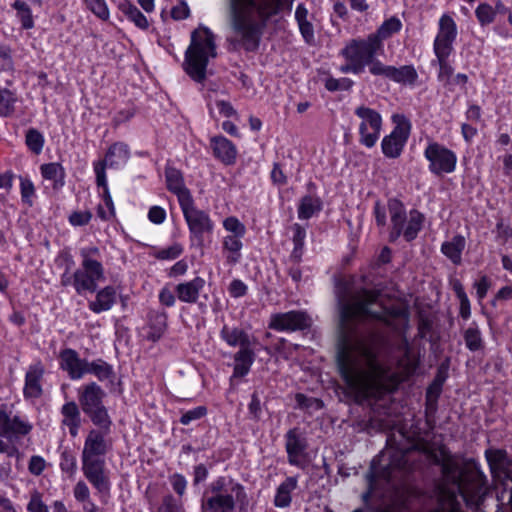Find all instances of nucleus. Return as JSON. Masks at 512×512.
Returning <instances> with one entry per match:
<instances>
[{"instance_id":"1","label":"nucleus","mask_w":512,"mask_h":512,"mask_svg":"<svg viewBox=\"0 0 512 512\" xmlns=\"http://www.w3.org/2000/svg\"><path fill=\"white\" fill-rule=\"evenodd\" d=\"M340 313V341L337 362L348 387L360 397H377L394 389L417 368V360L408 348L397 368L380 360L384 337L379 332H359L354 323L380 321L393 329L407 323L404 310H389L374 290H354L348 284L337 287Z\"/></svg>"},{"instance_id":"2","label":"nucleus","mask_w":512,"mask_h":512,"mask_svg":"<svg viewBox=\"0 0 512 512\" xmlns=\"http://www.w3.org/2000/svg\"><path fill=\"white\" fill-rule=\"evenodd\" d=\"M108 435L109 433L91 429L85 438L81 453L83 475L101 496L108 495L111 487L104 459L111 448Z\"/></svg>"},{"instance_id":"3","label":"nucleus","mask_w":512,"mask_h":512,"mask_svg":"<svg viewBox=\"0 0 512 512\" xmlns=\"http://www.w3.org/2000/svg\"><path fill=\"white\" fill-rule=\"evenodd\" d=\"M247 504L245 487L229 476H222L209 484L201 500V511L234 512L238 505Z\"/></svg>"},{"instance_id":"4","label":"nucleus","mask_w":512,"mask_h":512,"mask_svg":"<svg viewBox=\"0 0 512 512\" xmlns=\"http://www.w3.org/2000/svg\"><path fill=\"white\" fill-rule=\"evenodd\" d=\"M414 449H400L394 447V440H387V447L372 461L368 474L370 490L375 489L379 479L390 481L402 477L411 468Z\"/></svg>"},{"instance_id":"5","label":"nucleus","mask_w":512,"mask_h":512,"mask_svg":"<svg viewBox=\"0 0 512 512\" xmlns=\"http://www.w3.org/2000/svg\"><path fill=\"white\" fill-rule=\"evenodd\" d=\"M216 45L213 33L206 27H199L191 34V43L185 53V71L196 82L206 78L210 58H215Z\"/></svg>"},{"instance_id":"6","label":"nucleus","mask_w":512,"mask_h":512,"mask_svg":"<svg viewBox=\"0 0 512 512\" xmlns=\"http://www.w3.org/2000/svg\"><path fill=\"white\" fill-rule=\"evenodd\" d=\"M82 258L81 268L73 273V287L77 294L96 291L98 282L105 280L104 268L96 259L99 255L97 247L83 248L80 251Z\"/></svg>"},{"instance_id":"7","label":"nucleus","mask_w":512,"mask_h":512,"mask_svg":"<svg viewBox=\"0 0 512 512\" xmlns=\"http://www.w3.org/2000/svg\"><path fill=\"white\" fill-rule=\"evenodd\" d=\"M388 208L392 223L391 240H396L401 234L407 241L413 240L421 230L423 215L412 210L407 217L403 204L396 199L389 201Z\"/></svg>"},{"instance_id":"8","label":"nucleus","mask_w":512,"mask_h":512,"mask_svg":"<svg viewBox=\"0 0 512 512\" xmlns=\"http://www.w3.org/2000/svg\"><path fill=\"white\" fill-rule=\"evenodd\" d=\"M382 49L375 37L368 35L366 39H353L341 51L346 61H353L364 71L372 62L378 51Z\"/></svg>"},{"instance_id":"9","label":"nucleus","mask_w":512,"mask_h":512,"mask_svg":"<svg viewBox=\"0 0 512 512\" xmlns=\"http://www.w3.org/2000/svg\"><path fill=\"white\" fill-rule=\"evenodd\" d=\"M188 225L191 238L197 240L199 243L203 242L205 234H211L214 229V222L210 215L203 210L198 209L193 199L180 206Z\"/></svg>"},{"instance_id":"10","label":"nucleus","mask_w":512,"mask_h":512,"mask_svg":"<svg viewBox=\"0 0 512 512\" xmlns=\"http://www.w3.org/2000/svg\"><path fill=\"white\" fill-rule=\"evenodd\" d=\"M424 156L429 161V170L436 175L451 173L455 169L456 155L438 143H430L424 151Z\"/></svg>"},{"instance_id":"11","label":"nucleus","mask_w":512,"mask_h":512,"mask_svg":"<svg viewBox=\"0 0 512 512\" xmlns=\"http://www.w3.org/2000/svg\"><path fill=\"white\" fill-rule=\"evenodd\" d=\"M312 319L305 311H288L271 315L269 327L276 331L293 332L311 326Z\"/></svg>"},{"instance_id":"12","label":"nucleus","mask_w":512,"mask_h":512,"mask_svg":"<svg viewBox=\"0 0 512 512\" xmlns=\"http://www.w3.org/2000/svg\"><path fill=\"white\" fill-rule=\"evenodd\" d=\"M32 428V424L26 418L12 415L6 405L0 406V436H26Z\"/></svg>"},{"instance_id":"13","label":"nucleus","mask_w":512,"mask_h":512,"mask_svg":"<svg viewBox=\"0 0 512 512\" xmlns=\"http://www.w3.org/2000/svg\"><path fill=\"white\" fill-rule=\"evenodd\" d=\"M457 36V26L453 18L447 14L439 20V31L434 41L435 55H451L453 42Z\"/></svg>"},{"instance_id":"14","label":"nucleus","mask_w":512,"mask_h":512,"mask_svg":"<svg viewBox=\"0 0 512 512\" xmlns=\"http://www.w3.org/2000/svg\"><path fill=\"white\" fill-rule=\"evenodd\" d=\"M45 373L44 365L38 361L31 364L25 375V385L23 389L24 397L27 399H37L43 393L42 379Z\"/></svg>"},{"instance_id":"15","label":"nucleus","mask_w":512,"mask_h":512,"mask_svg":"<svg viewBox=\"0 0 512 512\" xmlns=\"http://www.w3.org/2000/svg\"><path fill=\"white\" fill-rule=\"evenodd\" d=\"M77 394L79 403L85 414L103 405L105 392L94 382L81 386L77 390Z\"/></svg>"},{"instance_id":"16","label":"nucleus","mask_w":512,"mask_h":512,"mask_svg":"<svg viewBox=\"0 0 512 512\" xmlns=\"http://www.w3.org/2000/svg\"><path fill=\"white\" fill-rule=\"evenodd\" d=\"M87 363L73 349H65L60 353V366L68 372L71 379H81L86 374Z\"/></svg>"},{"instance_id":"17","label":"nucleus","mask_w":512,"mask_h":512,"mask_svg":"<svg viewBox=\"0 0 512 512\" xmlns=\"http://www.w3.org/2000/svg\"><path fill=\"white\" fill-rule=\"evenodd\" d=\"M285 438L289 463L295 466H302L304 462V452L306 449L304 439L295 429L288 431Z\"/></svg>"},{"instance_id":"18","label":"nucleus","mask_w":512,"mask_h":512,"mask_svg":"<svg viewBox=\"0 0 512 512\" xmlns=\"http://www.w3.org/2000/svg\"><path fill=\"white\" fill-rule=\"evenodd\" d=\"M204 286L205 280L202 277H195L190 281L179 283L175 288V292L180 301L196 303Z\"/></svg>"},{"instance_id":"19","label":"nucleus","mask_w":512,"mask_h":512,"mask_svg":"<svg viewBox=\"0 0 512 512\" xmlns=\"http://www.w3.org/2000/svg\"><path fill=\"white\" fill-rule=\"evenodd\" d=\"M61 415L62 425L67 427L69 434L75 438L78 435L82 424L81 413L78 405L74 401L66 402L61 407Z\"/></svg>"},{"instance_id":"20","label":"nucleus","mask_w":512,"mask_h":512,"mask_svg":"<svg viewBox=\"0 0 512 512\" xmlns=\"http://www.w3.org/2000/svg\"><path fill=\"white\" fill-rule=\"evenodd\" d=\"M166 182L168 189L177 195L180 206L193 199L190 191L184 185L180 171L177 169H166Z\"/></svg>"},{"instance_id":"21","label":"nucleus","mask_w":512,"mask_h":512,"mask_svg":"<svg viewBox=\"0 0 512 512\" xmlns=\"http://www.w3.org/2000/svg\"><path fill=\"white\" fill-rule=\"evenodd\" d=\"M211 148L214 156L226 165H231L236 160L237 151L234 145L226 138L217 136L211 139Z\"/></svg>"},{"instance_id":"22","label":"nucleus","mask_w":512,"mask_h":512,"mask_svg":"<svg viewBox=\"0 0 512 512\" xmlns=\"http://www.w3.org/2000/svg\"><path fill=\"white\" fill-rule=\"evenodd\" d=\"M220 337L230 347H239L240 349L253 346L254 342L250 336L242 329L224 325L220 331Z\"/></svg>"},{"instance_id":"23","label":"nucleus","mask_w":512,"mask_h":512,"mask_svg":"<svg viewBox=\"0 0 512 512\" xmlns=\"http://www.w3.org/2000/svg\"><path fill=\"white\" fill-rule=\"evenodd\" d=\"M116 302V290L113 286H106L100 289L93 301L88 304L89 309L96 313L110 310Z\"/></svg>"},{"instance_id":"24","label":"nucleus","mask_w":512,"mask_h":512,"mask_svg":"<svg viewBox=\"0 0 512 512\" xmlns=\"http://www.w3.org/2000/svg\"><path fill=\"white\" fill-rule=\"evenodd\" d=\"M407 138L408 130H392L382 141L383 153L392 158L399 156Z\"/></svg>"},{"instance_id":"25","label":"nucleus","mask_w":512,"mask_h":512,"mask_svg":"<svg viewBox=\"0 0 512 512\" xmlns=\"http://www.w3.org/2000/svg\"><path fill=\"white\" fill-rule=\"evenodd\" d=\"M255 360V352L253 346H248L234 355V370L232 377H243L250 371V368Z\"/></svg>"},{"instance_id":"26","label":"nucleus","mask_w":512,"mask_h":512,"mask_svg":"<svg viewBox=\"0 0 512 512\" xmlns=\"http://www.w3.org/2000/svg\"><path fill=\"white\" fill-rule=\"evenodd\" d=\"M129 156L130 153L126 144L115 143L109 148L102 162L105 163V167L120 168L127 163Z\"/></svg>"},{"instance_id":"27","label":"nucleus","mask_w":512,"mask_h":512,"mask_svg":"<svg viewBox=\"0 0 512 512\" xmlns=\"http://www.w3.org/2000/svg\"><path fill=\"white\" fill-rule=\"evenodd\" d=\"M297 487V478L288 477L277 488L274 497V505L279 508L288 507L291 503V493Z\"/></svg>"},{"instance_id":"28","label":"nucleus","mask_w":512,"mask_h":512,"mask_svg":"<svg viewBox=\"0 0 512 512\" xmlns=\"http://www.w3.org/2000/svg\"><path fill=\"white\" fill-rule=\"evenodd\" d=\"M41 175L45 180L51 181L54 189H59L65 183V171L59 163L43 164L40 167Z\"/></svg>"},{"instance_id":"29","label":"nucleus","mask_w":512,"mask_h":512,"mask_svg":"<svg viewBox=\"0 0 512 512\" xmlns=\"http://www.w3.org/2000/svg\"><path fill=\"white\" fill-rule=\"evenodd\" d=\"M466 245L465 238L461 235L454 236L441 246L442 253L448 257L454 264L461 263V254Z\"/></svg>"},{"instance_id":"30","label":"nucleus","mask_w":512,"mask_h":512,"mask_svg":"<svg viewBox=\"0 0 512 512\" xmlns=\"http://www.w3.org/2000/svg\"><path fill=\"white\" fill-rule=\"evenodd\" d=\"M243 237H232L226 235L223 238V251L226 253V262L230 265L238 263L241 259V250L243 247Z\"/></svg>"},{"instance_id":"31","label":"nucleus","mask_w":512,"mask_h":512,"mask_svg":"<svg viewBox=\"0 0 512 512\" xmlns=\"http://www.w3.org/2000/svg\"><path fill=\"white\" fill-rule=\"evenodd\" d=\"M388 78L400 84L413 85L418 78V74L412 65H404L399 68L390 66Z\"/></svg>"},{"instance_id":"32","label":"nucleus","mask_w":512,"mask_h":512,"mask_svg":"<svg viewBox=\"0 0 512 512\" xmlns=\"http://www.w3.org/2000/svg\"><path fill=\"white\" fill-rule=\"evenodd\" d=\"M86 415L89 416L95 426L99 427L98 431L110 434L112 421L104 405L91 410Z\"/></svg>"},{"instance_id":"33","label":"nucleus","mask_w":512,"mask_h":512,"mask_svg":"<svg viewBox=\"0 0 512 512\" xmlns=\"http://www.w3.org/2000/svg\"><path fill=\"white\" fill-rule=\"evenodd\" d=\"M402 27L401 21L396 17L384 21L375 33L370 34L371 37H375L381 47H383L382 41L398 32Z\"/></svg>"},{"instance_id":"34","label":"nucleus","mask_w":512,"mask_h":512,"mask_svg":"<svg viewBox=\"0 0 512 512\" xmlns=\"http://www.w3.org/2000/svg\"><path fill=\"white\" fill-rule=\"evenodd\" d=\"M120 10L130 21L135 24V26L142 30L148 29L149 21L135 5L131 3H123L120 5Z\"/></svg>"},{"instance_id":"35","label":"nucleus","mask_w":512,"mask_h":512,"mask_svg":"<svg viewBox=\"0 0 512 512\" xmlns=\"http://www.w3.org/2000/svg\"><path fill=\"white\" fill-rule=\"evenodd\" d=\"M356 115L361 118L362 122L360 124V128H380L382 124V119L380 114L368 107H358L355 111Z\"/></svg>"},{"instance_id":"36","label":"nucleus","mask_w":512,"mask_h":512,"mask_svg":"<svg viewBox=\"0 0 512 512\" xmlns=\"http://www.w3.org/2000/svg\"><path fill=\"white\" fill-rule=\"evenodd\" d=\"M321 202L318 198L307 195L304 196L298 206V217L300 219H309L315 213L320 211Z\"/></svg>"},{"instance_id":"37","label":"nucleus","mask_w":512,"mask_h":512,"mask_svg":"<svg viewBox=\"0 0 512 512\" xmlns=\"http://www.w3.org/2000/svg\"><path fill=\"white\" fill-rule=\"evenodd\" d=\"M466 347L470 351H480L484 348V341L477 325L471 324L463 334Z\"/></svg>"},{"instance_id":"38","label":"nucleus","mask_w":512,"mask_h":512,"mask_svg":"<svg viewBox=\"0 0 512 512\" xmlns=\"http://www.w3.org/2000/svg\"><path fill=\"white\" fill-rule=\"evenodd\" d=\"M12 7L16 10V16L21 22L23 29H32L34 27V19L31 8L23 0H15Z\"/></svg>"},{"instance_id":"39","label":"nucleus","mask_w":512,"mask_h":512,"mask_svg":"<svg viewBox=\"0 0 512 512\" xmlns=\"http://www.w3.org/2000/svg\"><path fill=\"white\" fill-rule=\"evenodd\" d=\"M86 373H91L100 381H104L113 376V368L105 361L98 359L87 363Z\"/></svg>"},{"instance_id":"40","label":"nucleus","mask_w":512,"mask_h":512,"mask_svg":"<svg viewBox=\"0 0 512 512\" xmlns=\"http://www.w3.org/2000/svg\"><path fill=\"white\" fill-rule=\"evenodd\" d=\"M449 56L450 55H436L439 64L438 79L445 86L451 84V78L454 72L453 67L448 62Z\"/></svg>"},{"instance_id":"41","label":"nucleus","mask_w":512,"mask_h":512,"mask_svg":"<svg viewBox=\"0 0 512 512\" xmlns=\"http://www.w3.org/2000/svg\"><path fill=\"white\" fill-rule=\"evenodd\" d=\"M223 227L232 237H244L246 234L245 225L235 216H229L223 220Z\"/></svg>"},{"instance_id":"42","label":"nucleus","mask_w":512,"mask_h":512,"mask_svg":"<svg viewBox=\"0 0 512 512\" xmlns=\"http://www.w3.org/2000/svg\"><path fill=\"white\" fill-rule=\"evenodd\" d=\"M475 15L480 25L486 26L491 24L495 20L496 11L491 5L487 3H481L476 8Z\"/></svg>"},{"instance_id":"43","label":"nucleus","mask_w":512,"mask_h":512,"mask_svg":"<svg viewBox=\"0 0 512 512\" xmlns=\"http://www.w3.org/2000/svg\"><path fill=\"white\" fill-rule=\"evenodd\" d=\"M94 172L96 174V183L99 187H102V197L103 200L112 199L109 193L107 178L105 173V163L104 162H96L94 164Z\"/></svg>"},{"instance_id":"44","label":"nucleus","mask_w":512,"mask_h":512,"mask_svg":"<svg viewBox=\"0 0 512 512\" xmlns=\"http://www.w3.org/2000/svg\"><path fill=\"white\" fill-rule=\"evenodd\" d=\"M154 512H186L181 501L166 495Z\"/></svg>"},{"instance_id":"45","label":"nucleus","mask_w":512,"mask_h":512,"mask_svg":"<svg viewBox=\"0 0 512 512\" xmlns=\"http://www.w3.org/2000/svg\"><path fill=\"white\" fill-rule=\"evenodd\" d=\"M15 97L7 89L0 90V115L9 116L14 111Z\"/></svg>"},{"instance_id":"46","label":"nucleus","mask_w":512,"mask_h":512,"mask_svg":"<svg viewBox=\"0 0 512 512\" xmlns=\"http://www.w3.org/2000/svg\"><path fill=\"white\" fill-rule=\"evenodd\" d=\"M26 144L33 153L40 154L44 145V136L39 130H28Z\"/></svg>"},{"instance_id":"47","label":"nucleus","mask_w":512,"mask_h":512,"mask_svg":"<svg viewBox=\"0 0 512 512\" xmlns=\"http://www.w3.org/2000/svg\"><path fill=\"white\" fill-rule=\"evenodd\" d=\"M87 8L99 19L106 21L109 18V10L105 0H84Z\"/></svg>"},{"instance_id":"48","label":"nucleus","mask_w":512,"mask_h":512,"mask_svg":"<svg viewBox=\"0 0 512 512\" xmlns=\"http://www.w3.org/2000/svg\"><path fill=\"white\" fill-rule=\"evenodd\" d=\"M20 192L22 201L28 206H32L35 196V187L30 179L20 177Z\"/></svg>"},{"instance_id":"49","label":"nucleus","mask_w":512,"mask_h":512,"mask_svg":"<svg viewBox=\"0 0 512 512\" xmlns=\"http://www.w3.org/2000/svg\"><path fill=\"white\" fill-rule=\"evenodd\" d=\"M29 512H49L47 505L43 501L42 493L38 490H33L30 493V500L27 504Z\"/></svg>"},{"instance_id":"50","label":"nucleus","mask_w":512,"mask_h":512,"mask_svg":"<svg viewBox=\"0 0 512 512\" xmlns=\"http://www.w3.org/2000/svg\"><path fill=\"white\" fill-rule=\"evenodd\" d=\"M182 252L183 246L179 243H174L167 248L159 250L156 254V257L161 260H172L179 257Z\"/></svg>"},{"instance_id":"51","label":"nucleus","mask_w":512,"mask_h":512,"mask_svg":"<svg viewBox=\"0 0 512 512\" xmlns=\"http://www.w3.org/2000/svg\"><path fill=\"white\" fill-rule=\"evenodd\" d=\"M353 81L349 78L335 79L329 77L325 81V87L329 91L348 90L352 87Z\"/></svg>"},{"instance_id":"52","label":"nucleus","mask_w":512,"mask_h":512,"mask_svg":"<svg viewBox=\"0 0 512 512\" xmlns=\"http://www.w3.org/2000/svg\"><path fill=\"white\" fill-rule=\"evenodd\" d=\"M207 413V410L204 406H198L191 410L185 411L182 413V416L180 418V423L183 425H188L192 421L198 420L205 416Z\"/></svg>"},{"instance_id":"53","label":"nucleus","mask_w":512,"mask_h":512,"mask_svg":"<svg viewBox=\"0 0 512 512\" xmlns=\"http://www.w3.org/2000/svg\"><path fill=\"white\" fill-rule=\"evenodd\" d=\"M73 495L77 502L82 503L91 499V493L85 481L79 480L73 487Z\"/></svg>"},{"instance_id":"54","label":"nucleus","mask_w":512,"mask_h":512,"mask_svg":"<svg viewBox=\"0 0 512 512\" xmlns=\"http://www.w3.org/2000/svg\"><path fill=\"white\" fill-rule=\"evenodd\" d=\"M92 219V213L90 211H74L69 216V223L72 226H84L87 225Z\"/></svg>"},{"instance_id":"55","label":"nucleus","mask_w":512,"mask_h":512,"mask_svg":"<svg viewBox=\"0 0 512 512\" xmlns=\"http://www.w3.org/2000/svg\"><path fill=\"white\" fill-rule=\"evenodd\" d=\"M46 468V461L43 457L34 455L30 458L28 470L32 475L39 476Z\"/></svg>"},{"instance_id":"56","label":"nucleus","mask_w":512,"mask_h":512,"mask_svg":"<svg viewBox=\"0 0 512 512\" xmlns=\"http://www.w3.org/2000/svg\"><path fill=\"white\" fill-rule=\"evenodd\" d=\"M298 26H299L300 33H301L302 37L304 38L305 42L307 44H313L314 40H315V36H314V27H313L312 23L309 20L302 21V22L298 23Z\"/></svg>"},{"instance_id":"57","label":"nucleus","mask_w":512,"mask_h":512,"mask_svg":"<svg viewBox=\"0 0 512 512\" xmlns=\"http://www.w3.org/2000/svg\"><path fill=\"white\" fill-rule=\"evenodd\" d=\"M148 219L153 224H162L166 219V211L160 206H152L148 211Z\"/></svg>"},{"instance_id":"58","label":"nucleus","mask_w":512,"mask_h":512,"mask_svg":"<svg viewBox=\"0 0 512 512\" xmlns=\"http://www.w3.org/2000/svg\"><path fill=\"white\" fill-rule=\"evenodd\" d=\"M60 467L62 471L73 475L77 469L76 458L68 453H63Z\"/></svg>"},{"instance_id":"59","label":"nucleus","mask_w":512,"mask_h":512,"mask_svg":"<svg viewBox=\"0 0 512 512\" xmlns=\"http://www.w3.org/2000/svg\"><path fill=\"white\" fill-rule=\"evenodd\" d=\"M170 484L173 490L179 495L182 496L185 493L187 487L186 479L180 474H173L169 478Z\"/></svg>"},{"instance_id":"60","label":"nucleus","mask_w":512,"mask_h":512,"mask_svg":"<svg viewBox=\"0 0 512 512\" xmlns=\"http://www.w3.org/2000/svg\"><path fill=\"white\" fill-rule=\"evenodd\" d=\"M228 291L232 297L239 298L247 293V285L239 279H234L230 283Z\"/></svg>"},{"instance_id":"61","label":"nucleus","mask_w":512,"mask_h":512,"mask_svg":"<svg viewBox=\"0 0 512 512\" xmlns=\"http://www.w3.org/2000/svg\"><path fill=\"white\" fill-rule=\"evenodd\" d=\"M190 15V9L185 2H180L171 9V16L174 20H183Z\"/></svg>"},{"instance_id":"62","label":"nucleus","mask_w":512,"mask_h":512,"mask_svg":"<svg viewBox=\"0 0 512 512\" xmlns=\"http://www.w3.org/2000/svg\"><path fill=\"white\" fill-rule=\"evenodd\" d=\"M292 231H293V242L295 245V250L301 249L304 245L306 231L299 224H294L292 226Z\"/></svg>"},{"instance_id":"63","label":"nucleus","mask_w":512,"mask_h":512,"mask_svg":"<svg viewBox=\"0 0 512 512\" xmlns=\"http://www.w3.org/2000/svg\"><path fill=\"white\" fill-rule=\"evenodd\" d=\"M360 134V141L367 147L374 146L379 138L377 130H360Z\"/></svg>"},{"instance_id":"64","label":"nucleus","mask_w":512,"mask_h":512,"mask_svg":"<svg viewBox=\"0 0 512 512\" xmlns=\"http://www.w3.org/2000/svg\"><path fill=\"white\" fill-rule=\"evenodd\" d=\"M474 287L476 288L477 297L479 300H482L490 288V280L487 276H482L477 282H475Z\"/></svg>"}]
</instances>
